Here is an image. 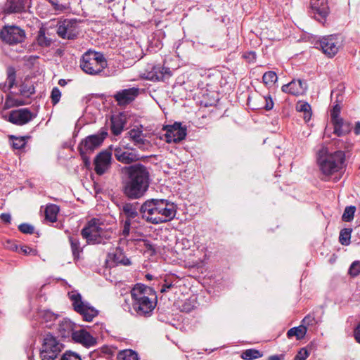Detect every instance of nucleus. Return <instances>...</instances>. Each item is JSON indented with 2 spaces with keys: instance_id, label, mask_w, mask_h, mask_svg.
Returning <instances> with one entry per match:
<instances>
[{
  "instance_id": "55",
  "label": "nucleus",
  "mask_w": 360,
  "mask_h": 360,
  "mask_svg": "<svg viewBox=\"0 0 360 360\" xmlns=\"http://www.w3.org/2000/svg\"><path fill=\"white\" fill-rule=\"evenodd\" d=\"M15 103H14V98L7 97L6 99L4 108H11L13 107H15Z\"/></svg>"
},
{
  "instance_id": "33",
  "label": "nucleus",
  "mask_w": 360,
  "mask_h": 360,
  "mask_svg": "<svg viewBox=\"0 0 360 360\" xmlns=\"http://www.w3.org/2000/svg\"><path fill=\"white\" fill-rule=\"evenodd\" d=\"M131 221H124L122 228L120 232V236L122 237L121 240L126 239L128 241H136L138 240V239H136L134 238L133 236H130V230H131Z\"/></svg>"
},
{
  "instance_id": "3",
  "label": "nucleus",
  "mask_w": 360,
  "mask_h": 360,
  "mask_svg": "<svg viewBox=\"0 0 360 360\" xmlns=\"http://www.w3.org/2000/svg\"><path fill=\"white\" fill-rule=\"evenodd\" d=\"M128 180L124 187V193L131 199H139L147 191L150 174L146 167L137 164L127 167Z\"/></svg>"
},
{
  "instance_id": "4",
  "label": "nucleus",
  "mask_w": 360,
  "mask_h": 360,
  "mask_svg": "<svg viewBox=\"0 0 360 360\" xmlns=\"http://www.w3.org/2000/svg\"><path fill=\"white\" fill-rule=\"evenodd\" d=\"M317 162L321 179L328 181L330 176L341 172L345 166V154L340 150L332 152L327 147H322L317 154Z\"/></svg>"
},
{
  "instance_id": "28",
  "label": "nucleus",
  "mask_w": 360,
  "mask_h": 360,
  "mask_svg": "<svg viewBox=\"0 0 360 360\" xmlns=\"http://www.w3.org/2000/svg\"><path fill=\"white\" fill-rule=\"evenodd\" d=\"M36 41L39 46L42 48H47L51 45L53 40L49 37L46 34V29L44 27H41L36 37Z\"/></svg>"
},
{
  "instance_id": "22",
  "label": "nucleus",
  "mask_w": 360,
  "mask_h": 360,
  "mask_svg": "<svg viewBox=\"0 0 360 360\" xmlns=\"http://www.w3.org/2000/svg\"><path fill=\"white\" fill-rule=\"evenodd\" d=\"M72 340L86 347H93L96 344V339L84 329L75 330L72 333Z\"/></svg>"
},
{
  "instance_id": "19",
  "label": "nucleus",
  "mask_w": 360,
  "mask_h": 360,
  "mask_svg": "<svg viewBox=\"0 0 360 360\" xmlns=\"http://www.w3.org/2000/svg\"><path fill=\"white\" fill-rule=\"evenodd\" d=\"M139 89L132 87L117 91L114 98L119 105H126L132 102L139 95Z\"/></svg>"
},
{
  "instance_id": "18",
  "label": "nucleus",
  "mask_w": 360,
  "mask_h": 360,
  "mask_svg": "<svg viewBox=\"0 0 360 360\" xmlns=\"http://www.w3.org/2000/svg\"><path fill=\"white\" fill-rule=\"evenodd\" d=\"M36 115L32 113L28 108H21L13 110L10 112L8 120L17 125H23L28 123Z\"/></svg>"
},
{
  "instance_id": "50",
  "label": "nucleus",
  "mask_w": 360,
  "mask_h": 360,
  "mask_svg": "<svg viewBox=\"0 0 360 360\" xmlns=\"http://www.w3.org/2000/svg\"><path fill=\"white\" fill-rule=\"evenodd\" d=\"M51 6L53 7L56 11H63L66 9V6L62 4H59L56 0H47Z\"/></svg>"
},
{
  "instance_id": "51",
  "label": "nucleus",
  "mask_w": 360,
  "mask_h": 360,
  "mask_svg": "<svg viewBox=\"0 0 360 360\" xmlns=\"http://www.w3.org/2000/svg\"><path fill=\"white\" fill-rule=\"evenodd\" d=\"M315 323L314 316L309 314L306 316L302 320V325L307 326H312Z\"/></svg>"
},
{
  "instance_id": "63",
  "label": "nucleus",
  "mask_w": 360,
  "mask_h": 360,
  "mask_svg": "<svg viewBox=\"0 0 360 360\" xmlns=\"http://www.w3.org/2000/svg\"><path fill=\"white\" fill-rule=\"evenodd\" d=\"M354 133L356 135H360V122H357L356 124L355 128H354Z\"/></svg>"
},
{
  "instance_id": "48",
  "label": "nucleus",
  "mask_w": 360,
  "mask_h": 360,
  "mask_svg": "<svg viewBox=\"0 0 360 360\" xmlns=\"http://www.w3.org/2000/svg\"><path fill=\"white\" fill-rule=\"evenodd\" d=\"M309 355V353L306 348H301L295 356L294 360H306Z\"/></svg>"
},
{
  "instance_id": "23",
  "label": "nucleus",
  "mask_w": 360,
  "mask_h": 360,
  "mask_svg": "<svg viewBox=\"0 0 360 360\" xmlns=\"http://www.w3.org/2000/svg\"><path fill=\"white\" fill-rule=\"evenodd\" d=\"M27 0H7L4 11L8 13H20L25 9Z\"/></svg>"
},
{
  "instance_id": "6",
  "label": "nucleus",
  "mask_w": 360,
  "mask_h": 360,
  "mask_svg": "<svg viewBox=\"0 0 360 360\" xmlns=\"http://www.w3.org/2000/svg\"><path fill=\"white\" fill-rule=\"evenodd\" d=\"M107 67V61L99 52L88 51L83 54L80 60V68L86 74L97 75Z\"/></svg>"
},
{
  "instance_id": "29",
  "label": "nucleus",
  "mask_w": 360,
  "mask_h": 360,
  "mask_svg": "<svg viewBox=\"0 0 360 360\" xmlns=\"http://www.w3.org/2000/svg\"><path fill=\"white\" fill-rule=\"evenodd\" d=\"M59 212V207L54 204H50L45 209L46 220L53 223L57 221V216Z\"/></svg>"
},
{
  "instance_id": "44",
  "label": "nucleus",
  "mask_w": 360,
  "mask_h": 360,
  "mask_svg": "<svg viewBox=\"0 0 360 360\" xmlns=\"http://www.w3.org/2000/svg\"><path fill=\"white\" fill-rule=\"evenodd\" d=\"M259 99L262 100L265 103L263 108L266 110H270L274 108V102H273V100H272V98L271 97V96L269 95V96H260Z\"/></svg>"
},
{
  "instance_id": "37",
  "label": "nucleus",
  "mask_w": 360,
  "mask_h": 360,
  "mask_svg": "<svg viewBox=\"0 0 360 360\" xmlns=\"http://www.w3.org/2000/svg\"><path fill=\"white\" fill-rule=\"evenodd\" d=\"M262 356L259 351L250 349L244 351L241 354V358L245 360H253Z\"/></svg>"
},
{
  "instance_id": "46",
  "label": "nucleus",
  "mask_w": 360,
  "mask_h": 360,
  "mask_svg": "<svg viewBox=\"0 0 360 360\" xmlns=\"http://www.w3.org/2000/svg\"><path fill=\"white\" fill-rule=\"evenodd\" d=\"M61 360H82L80 356L72 352H66L62 356Z\"/></svg>"
},
{
  "instance_id": "42",
  "label": "nucleus",
  "mask_w": 360,
  "mask_h": 360,
  "mask_svg": "<svg viewBox=\"0 0 360 360\" xmlns=\"http://www.w3.org/2000/svg\"><path fill=\"white\" fill-rule=\"evenodd\" d=\"M20 92L22 96L25 97H30L31 95L34 94L35 91L33 86H27L26 84H22L20 86Z\"/></svg>"
},
{
  "instance_id": "34",
  "label": "nucleus",
  "mask_w": 360,
  "mask_h": 360,
  "mask_svg": "<svg viewBox=\"0 0 360 360\" xmlns=\"http://www.w3.org/2000/svg\"><path fill=\"white\" fill-rule=\"evenodd\" d=\"M112 259L116 264H123L124 266L129 265L131 264L129 259L127 258L122 250L117 248L112 255Z\"/></svg>"
},
{
  "instance_id": "10",
  "label": "nucleus",
  "mask_w": 360,
  "mask_h": 360,
  "mask_svg": "<svg viewBox=\"0 0 360 360\" xmlns=\"http://www.w3.org/2000/svg\"><path fill=\"white\" fill-rule=\"evenodd\" d=\"M316 44L320 46L325 55L332 58L338 53L342 46V39L340 35L331 34L321 38Z\"/></svg>"
},
{
  "instance_id": "21",
  "label": "nucleus",
  "mask_w": 360,
  "mask_h": 360,
  "mask_svg": "<svg viewBox=\"0 0 360 360\" xmlns=\"http://www.w3.org/2000/svg\"><path fill=\"white\" fill-rule=\"evenodd\" d=\"M128 138L134 142V145L141 150H145L149 146V141L145 139V135L143 131L139 128L131 129L128 131L127 136L125 139Z\"/></svg>"
},
{
  "instance_id": "15",
  "label": "nucleus",
  "mask_w": 360,
  "mask_h": 360,
  "mask_svg": "<svg viewBox=\"0 0 360 360\" xmlns=\"http://www.w3.org/2000/svg\"><path fill=\"white\" fill-rule=\"evenodd\" d=\"M94 170L98 175L106 173L110 168L112 164V153L104 150L99 153L95 158Z\"/></svg>"
},
{
  "instance_id": "56",
  "label": "nucleus",
  "mask_w": 360,
  "mask_h": 360,
  "mask_svg": "<svg viewBox=\"0 0 360 360\" xmlns=\"http://www.w3.org/2000/svg\"><path fill=\"white\" fill-rule=\"evenodd\" d=\"M354 335L356 341L360 344V323L356 327L354 331Z\"/></svg>"
},
{
  "instance_id": "41",
  "label": "nucleus",
  "mask_w": 360,
  "mask_h": 360,
  "mask_svg": "<svg viewBox=\"0 0 360 360\" xmlns=\"http://www.w3.org/2000/svg\"><path fill=\"white\" fill-rule=\"evenodd\" d=\"M10 139L12 140V146L14 149H21L26 144V141L24 137H15L14 136H11Z\"/></svg>"
},
{
  "instance_id": "60",
  "label": "nucleus",
  "mask_w": 360,
  "mask_h": 360,
  "mask_svg": "<svg viewBox=\"0 0 360 360\" xmlns=\"http://www.w3.org/2000/svg\"><path fill=\"white\" fill-rule=\"evenodd\" d=\"M144 246L148 250L151 251V253H154L155 252V248L152 244H150L148 240H143Z\"/></svg>"
},
{
  "instance_id": "49",
  "label": "nucleus",
  "mask_w": 360,
  "mask_h": 360,
  "mask_svg": "<svg viewBox=\"0 0 360 360\" xmlns=\"http://www.w3.org/2000/svg\"><path fill=\"white\" fill-rule=\"evenodd\" d=\"M340 109H341L340 105L338 103L335 104L333 106V109L330 111L331 120H334L340 118L339 117V115L340 113Z\"/></svg>"
},
{
  "instance_id": "52",
  "label": "nucleus",
  "mask_w": 360,
  "mask_h": 360,
  "mask_svg": "<svg viewBox=\"0 0 360 360\" xmlns=\"http://www.w3.org/2000/svg\"><path fill=\"white\" fill-rule=\"evenodd\" d=\"M20 252L25 255H35L37 254V250L32 249L28 246H22L20 248Z\"/></svg>"
},
{
  "instance_id": "11",
  "label": "nucleus",
  "mask_w": 360,
  "mask_h": 360,
  "mask_svg": "<svg viewBox=\"0 0 360 360\" xmlns=\"http://www.w3.org/2000/svg\"><path fill=\"white\" fill-rule=\"evenodd\" d=\"M114 155L117 161L122 164H131L140 159V155L136 149L131 148L128 144H124V139L114 149Z\"/></svg>"
},
{
  "instance_id": "43",
  "label": "nucleus",
  "mask_w": 360,
  "mask_h": 360,
  "mask_svg": "<svg viewBox=\"0 0 360 360\" xmlns=\"http://www.w3.org/2000/svg\"><path fill=\"white\" fill-rule=\"evenodd\" d=\"M359 274H360V262L355 261L351 264V266L349 269V274L352 277H355V276H357Z\"/></svg>"
},
{
  "instance_id": "20",
  "label": "nucleus",
  "mask_w": 360,
  "mask_h": 360,
  "mask_svg": "<svg viewBox=\"0 0 360 360\" xmlns=\"http://www.w3.org/2000/svg\"><path fill=\"white\" fill-rule=\"evenodd\" d=\"M307 89V82L301 79H293L281 87L282 91L294 96H300L304 94Z\"/></svg>"
},
{
  "instance_id": "58",
  "label": "nucleus",
  "mask_w": 360,
  "mask_h": 360,
  "mask_svg": "<svg viewBox=\"0 0 360 360\" xmlns=\"http://www.w3.org/2000/svg\"><path fill=\"white\" fill-rule=\"evenodd\" d=\"M1 219L6 223H10L11 220V216L8 213H3L0 215Z\"/></svg>"
},
{
  "instance_id": "26",
  "label": "nucleus",
  "mask_w": 360,
  "mask_h": 360,
  "mask_svg": "<svg viewBox=\"0 0 360 360\" xmlns=\"http://www.w3.org/2000/svg\"><path fill=\"white\" fill-rule=\"evenodd\" d=\"M126 124L125 118L122 115H114L111 117V131L115 135H120Z\"/></svg>"
},
{
  "instance_id": "30",
  "label": "nucleus",
  "mask_w": 360,
  "mask_h": 360,
  "mask_svg": "<svg viewBox=\"0 0 360 360\" xmlns=\"http://www.w3.org/2000/svg\"><path fill=\"white\" fill-rule=\"evenodd\" d=\"M296 109L298 112H303V118L306 122H309L311 117V106L306 102H299Z\"/></svg>"
},
{
  "instance_id": "59",
  "label": "nucleus",
  "mask_w": 360,
  "mask_h": 360,
  "mask_svg": "<svg viewBox=\"0 0 360 360\" xmlns=\"http://www.w3.org/2000/svg\"><path fill=\"white\" fill-rule=\"evenodd\" d=\"M244 57L249 60V61H255L256 60V53L253 51L246 53Z\"/></svg>"
},
{
  "instance_id": "38",
  "label": "nucleus",
  "mask_w": 360,
  "mask_h": 360,
  "mask_svg": "<svg viewBox=\"0 0 360 360\" xmlns=\"http://www.w3.org/2000/svg\"><path fill=\"white\" fill-rule=\"evenodd\" d=\"M356 211V207L354 206H348L346 207L344 211V213L342 216V219L344 221L349 222L353 220L354 215Z\"/></svg>"
},
{
  "instance_id": "35",
  "label": "nucleus",
  "mask_w": 360,
  "mask_h": 360,
  "mask_svg": "<svg viewBox=\"0 0 360 360\" xmlns=\"http://www.w3.org/2000/svg\"><path fill=\"white\" fill-rule=\"evenodd\" d=\"M117 360H139L137 354L131 350L125 349L120 352L117 356Z\"/></svg>"
},
{
  "instance_id": "31",
  "label": "nucleus",
  "mask_w": 360,
  "mask_h": 360,
  "mask_svg": "<svg viewBox=\"0 0 360 360\" xmlns=\"http://www.w3.org/2000/svg\"><path fill=\"white\" fill-rule=\"evenodd\" d=\"M39 316L46 323L47 327H51L53 322L56 321L58 315L50 310H42L39 312Z\"/></svg>"
},
{
  "instance_id": "8",
  "label": "nucleus",
  "mask_w": 360,
  "mask_h": 360,
  "mask_svg": "<svg viewBox=\"0 0 360 360\" xmlns=\"http://www.w3.org/2000/svg\"><path fill=\"white\" fill-rule=\"evenodd\" d=\"M63 348V344L51 334H46L40 350L41 360H54Z\"/></svg>"
},
{
  "instance_id": "61",
  "label": "nucleus",
  "mask_w": 360,
  "mask_h": 360,
  "mask_svg": "<svg viewBox=\"0 0 360 360\" xmlns=\"http://www.w3.org/2000/svg\"><path fill=\"white\" fill-rule=\"evenodd\" d=\"M283 359V355H273L269 356L267 360H282Z\"/></svg>"
},
{
  "instance_id": "5",
  "label": "nucleus",
  "mask_w": 360,
  "mask_h": 360,
  "mask_svg": "<svg viewBox=\"0 0 360 360\" xmlns=\"http://www.w3.org/2000/svg\"><path fill=\"white\" fill-rule=\"evenodd\" d=\"M112 232L98 219H91L82 230V235L89 244H105Z\"/></svg>"
},
{
  "instance_id": "12",
  "label": "nucleus",
  "mask_w": 360,
  "mask_h": 360,
  "mask_svg": "<svg viewBox=\"0 0 360 360\" xmlns=\"http://www.w3.org/2000/svg\"><path fill=\"white\" fill-rule=\"evenodd\" d=\"M0 37L3 41L10 45L17 44L24 41L25 32L19 27L6 25L0 32Z\"/></svg>"
},
{
  "instance_id": "14",
  "label": "nucleus",
  "mask_w": 360,
  "mask_h": 360,
  "mask_svg": "<svg viewBox=\"0 0 360 360\" xmlns=\"http://www.w3.org/2000/svg\"><path fill=\"white\" fill-rule=\"evenodd\" d=\"M309 13L314 18L323 23L329 14L328 0H311Z\"/></svg>"
},
{
  "instance_id": "47",
  "label": "nucleus",
  "mask_w": 360,
  "mask_h": 360,
  "mask_svg": "<svg viewBox=\"0 0 360 360\" xmlns=\"http://www.w3.org/2000/svg\"><path fill=\"white\" fill-rule=\"evenodd\" d=\"M18 229L23 233H32L34 230L33 226L26 223L20 224Z\"/></svg>"
},
{
  "instance_id": "1",
  "label": "nucleus",
  "mask_w": 360,
  "mask_h": 360,
  "mask_svg": "<svg viewBox=\"0 0 360 360\" xmlns=\"http://www.w3.org/2000/svg\"><path fill=\"white\" fill-rule=\"evenodd\" d=\"M176 214V205L166 199H149L141 205L142 219L153 224L169 221Z\"/></svg>"
},
{
  "instance_id": "32",
  "label": "nucleus",
  "mask_w": 360,
  "mask_h": 360,
  "mask_svg": "<svg viewBox=\"0 0 360 360\" xmlns=\"http://www.w3.org/2000/svg\"><path fill=\"white\" fill-rule=\"evenodd\" d=\"M307 333V328L304 325H301L298 327H294L290 328L288 333L287 335L288 338H292L295 336L297 340H300L304 337Z\"/></svg>"
},
{
  "instance_id": "2",
  "label": "nucleus",
  "mask_w": 360,
  "mask_h": 360,
  "mask_svg": "<svg viewBox=\"0 0 360 360\" xmlns=\"http://www.w3.org/2000/svg\"><path fill=\"white\" fill-rule=\"evenodd\" d=\"M131 313L141 317L151 316L157 304L155 292L143 284H136L131 290Z\"/></svg>"
},
{
  "instance_id": "53",
  "label": "nucleus",
  "mask_w": 360,
  "mask_h": 360,
  "mask_svg": "<svg viewBox=\"0 0 360 360\" xmlns=\"http://www.w3.org/2000/svg\"><path fill=\"white\" fill-rule=\"evenodd\" d=\"M174 286L172 282L165 280L164 283L161 285L160 292L162 293L167 292L170 288Z\"/></svg>"
},
{
  "instance_id": "27",
  "label": "nucleus",
  "mask_w": 360,
  "mask_h": 360,
  "mask_svg": "<svg viewBox=\"0 0 360 360\" xmlns=\"http://www.w3.org/2000/svg\"><path fill=\"white\" fill-rule=\"evenodd\" d=\"M172 75V72L169 68L160 65L155 66L150 78L157 81H164Z\"/></svg>"
},
{
  "instance_id": "25",
  "label": "nucleus",
  "mask_w": 360,
  "mask_h": 360,
  "mask_svg": "<svg viewBox=\"0 0 360 360\" xmlns=\"http://www.w3.org/2000/svg\"><path fill=\"white\" fill-rule=\"evenodd\" d=\"M333 124V133L338 136H344L351 131V126L349 123L343 121L342 118L331 120Z\"/></svg>"
},
{
  "instance_id": "39",
  "label": "nucleus",
  "mask_w": 360,
  "mask_h": 360,
  "mask_svg": "<svg viewBox=\"0 0 360 360\" xmlns=\"http://www.w3.org/2000/svg\"><path fill=\"white\" fill-rule=\"evenodd\" d=\"M352 230L349 229H344L340 231L339 240L343 245L349 244Z\"/></svg>"
},
{
  "instance_id": "16",
  "label": "nucleus",
  "mask_w": 360,
  "mask_h": 360,
  "mask_svg": "<svg viewBox=\"0 0 360 360\" xmlns=\"http://www.w3.org/2000/svg\"><path fill=\"white\" fill-rule=\"evenodd\" d=\"M56 32L63 39H74L78 34L77 24L72 20H64L58 24Z\"/></svg>"
},
{
  "instance_id": "24",
  "label": "nucleus",
  "mask_w": 360,
  "mask_h": 360,
  "mask_svg": "<svg viewBox=\"0 0 360 360\" xmlns=\"http://www.w3.org/2000/svg\"><path fill=\"white\" fill-rule=\"evenodd\" d=\"M58 331L63 338H72V333H75L74 323L70 319H63L59 322Z\"/></svg>"
},
{
  "instance_id": "7",
  "label": "nucleus",
  "mask_w": 360,
  "mask_h": 360,
  "mask_svg": "<svg viewBox=\"0 0 360 360\" xmlns=\"http://www.w3.org/2000/svg\"><path fill=\"white\" fill-rule=\"evenodd\" d=\"M74 310L79 313L86 321H91L98 315V311L89 303L82 300V295L77 291L68 292Z\"/></svg>"
},
{
  "instance_id": "54",
  "label": "nucleus",
  "mask_w": 360,
  "mask_h": 360,
  "mask_svg": "<svg viewBox=\"0 0 360 360\" xmlns=\"http://www.w3.org/2000/svg\"><path fill=\"white\" fill-rule=\"evenodd\" d=\"M193 309V306L191 305L190 302L187 301L182 304L181 310L184 312L189 313Z\"/></svg>"
},
{
  "instance_id": "17",
  "label": "nucleus",
  "mask_w": 360,
  "mask_h": 360,
  "mask_svg": "<svg viewBox=\"0 0 360 360\" xmlns=\"http://www.w3.org/2000/svg\"><path fill=\"white\" fill-rule=\"evenodd\" d=\"M120 216L125 218V221L138 222L139 214H141V206L137 202H124L120 208Z\"/></svg>"
},
{
  "instance_id": "64",
  "label": "nucleus",
  "mask_w": 360,
  "mask_h": 360,
  "mask_svg": "<svg viewBox=\"0 0 360 360\" xmlns=\"http://www.w3.org/2000/svg\"><path fill=\"white\" fill-rule=\"evenodd\" d=\"M58 84L61 86H65L66 84H67V82L65 79H60L59 81H58Z\"/></svg>"
},
{
  "instance_id": "57",
  "label": "nucleus",
  "mask_w": 360,
  "mask_h": 360,
  "mask_svg": "<svg viewBox=\"0 0 360 360\" xmlns=\"http://www.w3.org/2000/svg\"><path fill=\"white\" fill-rule=\"evenodd\" d=\"M15 73L13 72L8 73L7 79H8V82L10 88H11L13 86V84L15 82Z\"/></svg>"
},
{
  "instance_id": "40",
  "label": "nucleus",
  "mask_w": 360,
  "mask_h": 360,
  "mask_svg": "<svg viewBox=\"0 0 360 360\" xmlns=\"http://www.w3.org/2000/svg\"><path fill=\"white\" fill-rule=\"evenodd\" d=\"M70 242L74 257L75 259L78 258L79 254L81 252V248L78 239L74 237H70Z\"/></svg>"
},
{
  "instance_id": "36",
  "label": "nucleus",
  "mask_w": 360,
  "mask_h": 360,
  "mask_svg": "<svg viewBox=\"0 0 360 360\" xmlns=\"http://www.w3.org/2000/svg\"><path fill=\"white\" fill-rule=\"evenodd\" d=\"M278 79L277 75L274 71H269L264 74L262 80L267 86H272Z\"/></svg>"
},
{
  "instance_id": "45",
  "label": "nucleus",
  "mask_w": 360,
  "mask_h": 360,
  "mask_svg": "<svg viewBox=\"0 0 360 360\" xmlns=\"http://www.w3.org/2000/svg\"><path fill=\"white\" fill-rule=\"evenodd\" d=\"M61 97V92L58 88L54 87L51 91V98L53 105L58 103Z\"/></svg>"
},
{
  "instance_id": "13",
  "label": "nucleus",
  "mask_w": 360,
  "mask_h": 360,
  "mask_svg": "<svg viewBox=\"0 0 360 360\" xmlns=\"http://www.w3.org/2000/svg\"><path fill=\"white\" fill-rule=\"evenodd\" d=\"M162 129L165 131V137L167 143H179L186 136V129L179 122L166 125Z\"/></svg>"
},
{
  "instance_id": "9",
  "label": "nucleus",
  "mask_w": 360,
  "mask_h": 360,
  "mask_svg": "<svg viewBox=\"0 0 360 360\" xmlns=\"http://www.w3.org/2000/svg\"><path fill=\"white\" fill-rule=\"evenodd\" d=\"M108 136L105 129H101L98 134L87 136L82 140L79 146V150L83 159L85 160V155L93 152L98 148Z\"/></svg>"
},
{
  "instance_id": "62",
  "label": "nucleus",
  "mask_w": 360,
  "mask_h": 360,
  "mask_svg": "<svg viewBox=\"0 0 360 360\" xmlns=\"http://www.w3.org/2000/svg\"><path fill=\"white\" fill-rule=\"evenodd\" d=\"M14 103H15V107L23 105L25 104V103L24 101H22V100L17 99V98H14Z\"/></svg>"
}]
</instances>
